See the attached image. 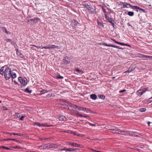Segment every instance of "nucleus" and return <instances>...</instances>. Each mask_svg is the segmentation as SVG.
<instances>
[{
  "instance_id": "nucleus-1",
  "label": "nucleus",
  "mask_w": 152,
  "mask_h": 152,
  "mask_svg": "<svg viewBox=\"0 0 152 152\" xmlns=\"http://www.w3.org/2000/svg\"><path fill=\"white\" fill-rule=\"evenodd\" d=\"M67 109L69 110H75L77 111L78 110H80L86 112V113H92V111L89 109L86 108L84 107H79L73 104H71V105L68 106Z\"/></svg>"
},
{
  "instance_id": "nucleus-2",
  "label": "nucleus",
  "mask_w": 152,
  "mask_h": 152,
  "mask_svg": "<svg viewBox=\"0 0 152 152\" xmlns=\"http://www.w3.org/2000/svg\"><path fill=\"white\" fill-rule=\"evenodd\" d=\"M11 70L10 67L6 68L4 71V77L6 80H9L11 77Z\"/></svg>"
},
{
  "instance_id": "nucleus-3",
  "label": "nucleus",
  "mask_w": 152,
  "mask_h": 152,
  "mask_svg": "<svg viewBox=\"0 0 152 152\" xmlns=\"http://www.w3.org/2000/svg\"><path fill=\"white\" fill-rule=\"evenodd\" d=\"M18 80L20 81V83L24 86H26L27 84V80L25 77L22 78L21 77H20L18 78Z\"/></svg>"
},
{
  "instance_id": "nucleus-4",
  "label": "nucleus",
  "mask_w": 152,
  "mask_h": 152,
  "mask_svg": "<svg viewBox=\"0 0 152 152\" xmlns=\"http://www.w3.org/2000/svg\"><path fill=\"white\" fill-rule=\"evenodd\" d=\"M102 45H103L106 46L113 47L114 48H118V49H121V50L123 49V48H120L119 46H116V45H108L107 44V43H106L105 42H104V43H103L102 44Z\"/></svg>"
},
{
  "instance_id": "nucleus-5",
  "label": "nucleus",
  "mask_w": 152,
  "mask_h": 152,
  "mask_svg": "<svg viewBox=\"0 0 152 152\" xmlns=\"http://www.w3.org/2000/svg\"><path fill=\"white\" fill-rule=\"evenodd\" d=\"M88 10V12L91 14L94 13L96 12V9L94 6L91 7V8H89Z\"/></svg>"
},
{
  "instance_id": "nucleus-6",
  "label": "nucleus",
  "mask_w": 152,
  "mask_h": 152,
  "mask_svg": "<svg viewBox=\"0 0 152 152\" xmlns=\"http://www.w3.org/2000/svg\"><path fill=\"white\" fill-rule=\"evenodd\" d=\"M67 143H69V145H72L74 147H79L82 148L81 145L80 144H78L77 143H75L74 142H68Z\"/></svg>"
},
{
  "instance_id": "nucleus-7",
  "label": "nucleus",
  "mask_w": 152,
  "mask_h": 152,
  "mask_svg": "<svg viewBox=\"0 0 152 152\" xmlns=\"http://www.w3.org/2000/svg\"><path fill=\"white\" fill-rule=\"evenodd\" d=\"M129 135L131 136L134 137H139L140 134L137 132H130Z\"/></svg>"
},
{
  "instance_id": "nucleus-8",
  "label": "nucleus",
  "mask_w": 152,
  "mask_h": 152,
  "mask_svg": "<svg viewBox=\"0 0 152 152\" xmlns=\"http://www.w3.org/2000/svg\"><path fill=\"white\" fill-rule=\"evenodd\" d=\"M59 120L60 121H65L67 120L65 116H64L63 115H61L58 118Z\"/></svg>"
},
{
  "instance_id": "nucleus-9",
  "label": "nucleus",
  "mask_w": 152,
  "mask_h": 152,
  "mask_svg": "<svg viewBox=\"0 0 152 152\" xmlns=\"http://www.w3.org/2000/svg\"><path fill=\"white\" fill-rule=\"evenodd\" d=\"M49 49H52V48H57L58 49H60L61 48V47L59 46H57L55 45H49Z\"/></svg>"
},
{
  "instance_id": "nucleus-10",
  "label": "nucleus",
  "mask_w": 152,
  "mask_h": 152,
  "mask_svg": "<svg viewBox=\"0 0 152 152\" xmlns=\"http://www.w3.org/2000/svg\"><path fill=\"white\" fill-rule=\"evenodd\" d=\"M77 117H84L87 118L88 119L89 118V116L88 115H76Z\"/></svg>"
},
{
  "instance_id": "nucleus-11",
  "label": "nucleus",
  "mask_w": 152,
  "mask_h": 152,
  "mask_svg": "<svg viewBox=\"0 0 152 152\" xmlns=\"http://www.w3.org/2000/svg\"><path fill=\"white\" fill-rule=\"evenodd\" d=\"M65 150L66 151H73L76 150L77 149V148H64Z\"/></svg>"
},
{
  "instance_id": "nucleus-12",
  "label": "nucleus",
  "mask_w": 152,
  "mask_h": 152,
  "mask_svg": "<svg viewBox=\"0 0 152 152\" xmlns=\"http://www.w3.org/2000/svg\"><path fill=\"white\" fill-rule=\"evenodd\" d=\"M120 132L121 134L127 135L129 134V131H125L122 130V131H120Z\"/></svg>"
},
{
  "instance_id": "nucleus-13",
  "label": "nucleus",
  "mask_w": 152,
  "mask_h": 152,
  "mask_svg": "<svg viewBox=\"0 0 152 152\" xmlns=\"http://www.w3.org/2000/svg\"><path fill=\"white\" fill-rule=\"evenodd\" d=\"M126 3H124L122 2H121L120 4L121 5H122L123 6V7H121V8H128V7H127Z\"/></svg>"
},
{
  "instance_id": "nucleus-14",
  "label": "nucleus",
  "mask_w": 152,
  "mask_h": 152,
  "mask_svg": "<svg viewBox=\"0 0 152 152\" xmlns=\"http://www.w3.org/2000/svg\"><path fill=\"white\" fill-rule=\"evenodd\" d=\"M64 62L65 64H69L70 63V61L68 59L67 56H66L65 57V59L64 60Z\"/></svg>"
},
{
  "instance_id": "nucleus-15",
  "label": "nucleus",
  "mask_w": 152,
  "mask_h": 152,
  "mask_svg": "<svg viewBox=\"0 0 152 152\" xmlns=\"http://www.w3.org/2000/svg\"><path fill=\"white\" fill-rule=\"evenodd\" d=\"M90 98L94 100H95L97 98V96L96 94H93L90 95Z\"/></svg>"
},
{
  "instance_id": "nucleus-16",
  "label": "nucleus",
  "mask_w": 152,
  "mask_h": 152,
  "mask_svg": "<svg viewBox=\"0 0 152 152\" xmlns=\"http://www.w3.org/2000/svg\"><path fill=\"white\" fill-rule=\"evenodd\" d=\"M7 134H10V135H12L13 134L14 135H17L19 136H20V137H23V134H22L20 133H14L12 134H11V133H7Z\"/></svg>"
},
{
  "instance_id": "nucleus-17",
  "label": "nucleus",
  "mask_w": 152,
  "mask_h": 152,
  "mask_svg": "<svg viewBox=\"0 0 152 152\" xmlns=\"http://www.w3.org/2000/svg\"><path fill=\"white\" fill-rule=\"evenodd\" d=\"M59 106L60 107L63 108L65 109H67L68 106L64 104H59Z\"/></svg>"
},
{
  "instance_id": "nucleus-18",
  "label": "nucleus",
  "mask_w": 152,
  "mask_h": 152,
  "mask_svg": "<svg viewBox=\"0 0 152 152\" xmlns=\"http://www.w3.org/2000/svg\"><path fill=\"white\" fill-rule=\"evenodd\" d=\"M24 91L26 92L31 93L32 92V90H30L29 87H27L25 90Z\"/></svg>"
},
{
  "instance_id": "nucleus-19",
  "label": "nucleus",
  "mask_w": 152,
  "mask_h": 152,
  "mask_svg": "<svg viewBox=\"0 0 152 152\" xmlns=\"http://www.w3.org/2000/svg\"><path fill=\"white\" fill-rule=\"evenodd\" d=\"M106 128L108 130H112V131H114V130H115V128H112L110 126H106Z\"/></svg>"
},
{
  "instance_id": "nucleus-20",
  "label": "nucleus",
  "mask_w": 152,
  "mask_h": 152,
  "mask_svg": "<svg viewBox=\"0 0 152 152\" xmlns=\"http://www.w3.org/2000/svg\"><path fill=\"white\" fill-rule=\"evenodd\" d=\"M64 132H66V133L67 132V133H68L70 134H73L74 135H76V133L75 132H74L71 131V130H68L67 131H65Z\"/></svg>"
},
{
  "instance_id": "nucleus-21",
  "label": "nucleus",
  "mask_w": 152,
  "mask_h": 152,
  "mask_svg": "<svg viewBox=\"0 0 152 152\" xmlns=\"http://www.w3.org/2000/svg\"><path fill=\"white\" fill-rule=\"evenodd\" d=\"M11 77L12 78H15L16 77V74L14 72H12L11 73Z\"/></svg>"
},
{
  "instance_id": "nucleus-22",
  "label": "nucleus",
  "mask_w": 152,
  "mask_h": 152,
  "mask_svg": "<svg viewBox=\"0 0 152 152\" xmlns=\"http://www.w3.org/2000/svg\"><path fill=\"white\" fill-rule=\"evenodd\" d=\"M4 66L1 67L0 69V74L1 75H3L4 74Z\"/></svg>"
},
{
  "instance_id": "nucleus-23",
  "label": "nucleus",
  "mask_w": 152,
  "mask_h": 152,
  "mask_svg": "<svg viewBox=\"0 0 152 152\" xmlns=\"http://www.w3.org/2000/svg\"><path fill=\"white\" fill-rule=\"evenodd\" d=\"M106 19L110 23H112V21H113V20L111 18H109L108 17L106 16Z\"/></svg>"
},
{
  "instance_id": "nucleus-24",
  "label": "nucleus",
  "mask_w": 152,
  "mask_h": 152,
  "mask_svg": "<svg viewBox=\"0 0 152 152\" xmlns=\"http://www.w3.org/2000/svg\"><path fill=\"white\" fill-rule=\"evenodd\" d=\"M134 68L133 69L132 68L130 67L128 70H127L125 72V73H127V72H131L134 70Z\"/></svg>"
},
{
  "instance_id": "nucleus-25",
  "label": "nucleus",
  "mask_w": 152,
  "mask_h": 152,
  "mask_svg": "<svg viewBox=\"0 0 152 152\" xmlns=\"http://www.w3.org/2000/svg\"><path fill=\"white\" fill-rule=\"evenodd\" d=\"M39 20V18H35L33 19H31L28 20V22H29L30 21H33V22H36L35 21H37Z\"/></svg>"
},
{
  "instance_id": "nucleus-26",
  "label": "nucleus",
  "mask_w": 152,
  "mask_h": 152,
  "mask_svg": "<svg viewBox=\"0 0 152 152\" xmlns=\"http://www.w3.org/2000/svg\"><path fill=\"white\" fill-rule=\"evenodd\" d=\"M137 95H138L141 96L143 94V93L142 92L141 89H140L137 91Z\"/></svg>"
},
{
  "instance_id": "nucleus-27",
  "label": "nucleus",
  "mask_w": 152,
  "mask_h": 152,
  "mask_svg": "<svg viewBox=\"0 0 152 152\" xmlns=\"http://www.w3.org/2000/svg\"><path fill=\"white\" fill-rule=\"evenodd\" d=\"M128 15L130 16H133L134 15V12L131 11H129L128 12Z\"/></svg>"
},
{
  "instance_id": "nucleus-28",
  "label": "nucleus",
  "mask_w": 152,
  "mask_h": 152,
  "mask_svg": "<svg viewBox=\"0 0 152 152\" xmlns=\"http://www.w3.org/2000/svg\"><path fill=\"white\" fill-rule=\"evenodd\" d=\"M131 8L133 9H138L139 7L137 6H132Z\"/></svg>"
},
{
  "instance_id": "nucleus-29",
  "label": "nucleus",
  "mask_w": 152,
  "mask_h": 152,
  "mask_svg": "<svg viewBox=\"0 0 152 152\" xmlns=\"http://www.w3.org/2000/svg\"><path fill=\"white\" fill-rule=\"evenodd\" d=\"M34 125H36L39 126H44V125L43 124H40L39 123L35 122L34 123Z\"/></svg>"
},
{
  "instance_id": "nucleus-30",
  "label": "nucleus",
  "mask_w": 152,
  "mask_h": 152,
  "mask_svg": "<svg viewBox=\"0 0 152 152\" xmlns=\"http://www.w3.org/2000/svg\"><path fill=\"white\" fill-rule=\"evenodd\" d=\"M146 110V109L145 108H142L139 109V111L141 112H145Z\"/></svg>"
},
{
  "instance_id": "nucleus-31",
  "label": "nucleus",
  "mask_w": 152,
  "mask_h": 152,
  "mask_svg": "<svg viewBox=\"0 0 152 152\" xmlns=\"http://www.w3.org/2000/svg\"><path fill=\"white\" fill-rule=\"evenodd\" d=\"M99 97V98L102 99H104L105 98V96L103 95H100L99 96H98Z\"/></svg>"
},
{
  "instance_id": "nucleus-32",
  "label": "nucleus",
  "mask_w": 152,
  "mask_h": 152,
  "mask_svg": "<svg viewBox=\"0 0 152 152\" xmlns=\"http://www.w3.org/2000/svg\"><path fill=\"white\" fill-rule=\"evenodd\" d=\"M0 148H4V149H6L7 150H10V148H9L8 147H7L5 146H1L0 147Z\"/></svg>"
},
{
  "instance_id": "nucleus-33",
  "label": "nucleus",
  "mask_w": 152,
  "mask_h": 152,
  "mask_svg": "<svg viewBox=\"0 0 152 152\" xmlns=\"http://www.w3.org/2000/svg\"><path fill=\"white\" fill-rule=\"evenodd\" d=\"M75 71L78 72L80 74L82 73V71L81 70L79 69L78 68H76L75 69Z\"/></svg>"
},
{
  "instance_id": "nucleus-34",
  "label": "nucleus",
  "mask_w": 152,
  "mask_h": 152,
  "mask_svg": "<svg viewBox=\"0 0 152 152\" xmlns=\"http://www.w3.org/2000/svg\"><path fill=\"white\" fill-rule=\"evenodd\" d=\"M48 92H47L45 90H43L40 91L41 94H44Z\"/></svg>"
},
{
  "instance_id": "nucleus-35",
  "label": "nucleus",
  "mask_w": 152,
  "mask_h": 152,
  "mask_svg": "<svg viewBox=\"0 0 152 152\" xmlns=\"http://www.w3.org/2000/svg\"><path fill=\"white\" fill-rule=\"evenodd\" d=\"M52 145H52V147H53V148H58V145L54 143H52Z\"/></svg>"
},
{
  "instance_id": "nucleus-36",
  "label": "nucleus",
  "mask_w": 152,
  "mask_h": 152,
  "mask_svg": "<svg viewBox=\"0 0 152 152\" xmlns=\"http://www.w3.org/2000/svg\"><path fill=\"white\" fill-rule=\"evenodd\" d=\"M115 129L114 131H118L120 133V131H122V130H121L120 129H117V128L116 127H114Z\"/></svg>"
},
{
  "instance_id": "nucleus-37",
  "label": "nucleus",
  "mask_w": 152,
  "mask_h": 152,
  "mask_svg": "<svg viewBox=\"0 0 152 152\" xmlns=\"http://www.w3.org/2000/svg\"><path fill=\"white\" fill-rule=\"evenodd\" d=\"M48 144H45V145H43V149H46L48 148Z\"/></svg>"
},
{
  "instance_id": "nucleus-38",
  "label": "nucleus",
  "mask_w": 152,
  "mask_h": 152,
  "mask_svg": "<svg viewBox=\"0 0 152 152\" xmlns=\"http://www.w3.org/2000/svg\"><path fill=\"white\" fill-rule=\"evenodd\" d=\"M98 24L100 26L102 27H103L104 26V25L102 22H98Z\"/></svg>"
},
{
  "instance_id": "nucleus-39",
  "label": "nucleus",
  "mask_w": 152,
  "mask_h": 152,
  "mask_svg": "<svg viewBox=\"0 0 152 152\" xmlns=\"http://www.w3.org/2000/svg\"><path fill=\"white\" fill-rule=\"evenodd\" d=\"M87 4V2L86 1H84L82 2V4L83 5L85 6L86 4Z\"/></svg>"
},
{
  "instance_id": "nucleus-40",
  "label": "nucleus",
  "mask_w": 152,
  "mask_h": 152,
  "mask_svg": "<svg viewBox=\"0 0 152 152\" xmlns=\"http://www.w3.org/2000/svg\"><path fill=\"white\" fill-rule=\"evenodd\" d=\"M48 148H53V147H52V143H51V144H48Z\"/></svg>"
},
{
  "instance_id": "nucleus-41",
  "label": "nucleus",
  "mask_w": 152,
  "mask_h": 152,
  "mask_svg": "<svg viewBox=\"0 0 152 152\" xmlns=\"http://www.w3.org/2000/svg\"><path fill=\"white\" fill-rule=\"evenodd\" d=\"M85 7L87 8V9L88 10L89 8H91V6L89 5L88 4H86V5L85 6Z\"/></svg>"
},
{
  "instance_id": "nucleus-42",
  "label": "nucleus",
  "mask_w": 152,
  "mask_h": 152,
  "mask_svg": "<svg viewBox=\"0 0 152 152\" xmlns=\"http://www.w3.org/2000/svg\"><path fill=\"white\" fill-rule=\"evenodd\" d=\"M64 78L61 75H58L57 77V78L58 79H62Z\"/></svg>"
},
{
  "instance_id": "nucleus-43",
  "label": "nucleus",
  "mask_w": 152,
  "mask_h": 152,
  "mask_svg": "<svg viewBox=\"0 0 152 152\" xmlns=\"http://www.w3.org/2000/svg\"><path fill=\"white\" fill-rule=\"evenodd\" d=\"M139 8L140 9H138V10H140L142 11L143 12L145 13L146 12V11L144 9H142L140 7H139Z\"/></svg>"
},
{
  "instance_id": "nucleus-44",
  "label": "nucleus",
  "mask_w": 152,
  "mask_h": 152,
  "mask_svg": "<svg viewBox=\"0 0 152 152\" xmlns=\"http://www.w3.org/2000/svg\"><path fill=\"white\" fill-rule=\"evenodd\" d=\"M43 48H45V49H49V45L47 46L42 47V49H43Z\"/></svg>"
},
{
  "instance_id": "nucleus-45",
  "label": "nucleus",
  "mask_w": 152,
  "mask_h": 152,
  "mask_svg": "<svg viewBox=\"0 0 152 152\" xmlns=\"http://www.w3.org/2000/svg\"><path fill=\"white\" fill-rule=\"evenodd\" d=\"M147 89L146 88H144L143 90H141L142 92L143 93V94L145 92V91L147 90Z\"/></svg>"
},
{
  "instance_id": "nucleus-46",
  "label": "nucleus",
  "mask_w": 152,
  "mask_h": 152,
  "mask_svg": "<svg viewBox=\"0 0 152 152\" xmlns=\"http://www.w3.org/2000/svg\"><path fill=\"white\" fill-rule=\"evenodd\" d=\"M2 110H7L8 109L7 107L4 106L2 108Z\"/></svg>"
},
{
  "instance_id": "nucleus-47",
  "label": "nucleus",
  "mask_w": 152,
  "mask_h": 152,
  "mask_svg": "<svg viewBox=\"0 0 152 152\" xmlns=\"http://www.w3.org/2000/svg\"><path fill=\"white\" fill-rule=\"evenodd\" d=\"M25 117V116H22L19 119L20 120L22 121L24 119V118Z\"/></svg>"
},
{
  "instance_id": "nucleus-48",
  "label": "nucleus",
  "mask_w": 152,
  "mask_h": 152,
  "mask_svg": "<svg viewBox=\"0 0 152 152\" xmlns=\"http://www.w3.org/2000/svg\"><path fill=\"white\" fill-rule=\"evenodd\" d=\"M88 124L90 126H95L96 125V124H91V123H89Z\"/></svg>"
},
{
  "instance_id": "nucleus-49",
  "label": "nucleus",
  "mask_w": 152,
  "mask_h": 152,
  "mask_svg": "<svg viewBox=\"0 0 152 152\" xmlns=\"http://www.w3.org/2000/svg\"><path fill=\"white\" fill-rule=\"evenodd\" d=\"M118 44L121 45H124V46H125V45H126V44H125L123 43H121V42H119V43H118Z\"/></svg>"
},
{
  "instance_id": "nucleus-50",
  "label": "nucleus",
  "mask_w": 152,
  "mask_h": 152,
  "mask_svg": "<svg viewBox=\"0 0 152 152\" xmlns=\"http://www.w3.org/2000/svg\"><path fill=\"white\" fill-rule=\"evenodd\" d=\"M76 135H77L78 136L81 137H83L84 136L83 135V134H76Z\"/></svg>"
},
{
  "instance_id": "nucleus-51",
  "label": "nucleus",
  "mask_w": 152,
  "mask_h": 152,
  "mask_svg": "<svg viewBox=\"0 0 152 152\" xmlns=\"http://www.w3.org/2000/svg\"><path fill=\"white\" fill-rule=\"evenodd\" d=\"M13 148H17V149H19V148H21L20 147L18 146L14 147H13Z\"/></svg>"
},
{
  "instance_id": "nucleus-52",
  "label": "nucleus",
  "mask_w": 152,
  "mask_h": 152,
  "mask_svg": "<svg viewBox=\"0 0 152 152\" xmlns=\"http://www.w3.org/2000/svg\"><path fill=\"white\" fill-rule=\"evenodd\" d=\"M3 30H4V29L5 31V32L6 33H7L8 34V32L7 31L6 29V28L5 27H3Z\"/></svg>"
},
{
  "instance_id": "nucleus-53",
  "label": "nucleus",
  "mask_w": 152,
  "mask_h": 152,
  "mask_svg": "<svg viewBox=\"0 0 152 152\" xmlns=\"http://www.w3.org/2000/svg\"><path fill=\"white\" fill-rule=\"evenodd\" d=\"M7 41L9 42H11V43L12 44L13 42L12 41V40L11 39H7Z\"/></svg>"
},
{
  "instance_id": "nucleus-54",
  "label": "nucleus",
  "mask_w": 152,
  "mask_h": 152,
  "mask_svg": "<svg viewBox=\"0 0 152 152\" xmlns=\"http://www.w3.org/2000/svg\"><path fill=\"white\" fill-rule=\"evenodd\" d=\"M112 40H113V41H114L115 43L118 44V43H119V42H118L117 41H116L115 39H111Z\"/></svg>"
},
{
  "instance_id": "nucleus-55",
  "label": "nucleus",
  "mask_w": 152,
  "mask_h": 152,
  "mask_svg": "<svg viewBox=\"0 0 152 152\" xmlns=\"http://www.w3.org/2000/svg\"><path fill=\"white\" fill-rule=\"evenodd\" d=\"M74 22L75 23V25H77L78 23V22L76 20H74Z\"/></svg>"
},
{
  "instance_id": "nucleus-56",
  "label": "nucleus",
  "mask_w": 152,
  "mask_h": 152,
  "mask_svg": "<svg viewBox=\"0 0 152 152\" xmlns=\"http://www.w3.org/2000/svg\"><path fill=\"white\" fill-rule=\"evenodd\" d=\"M48 139V138H40V140H41V141H42V140H47Z\"/></svg>"
},
{
  "instance_id": "nucleus-57",
  "label": "nucleus",
  "mask_w": 152,
  "mask_h": 152,
  "mask_svg": "<svg viewBox=\"0 0 152 152\" xmlns=\"http://www.w3.org/2000/svg\"><path fill=\"white\" fill-rule=\"evenodd\" d=\"M47 125V124H45V125H44V126H45L46 127H50V126H52V125Z\"/></svg>"
},
{
  "instance_id": "nucleus-58",
  "label": "nucleus",
  "mask_w": 152,
  "mask_h": 152,
  "mask_svg": "<svg viewBox=\"0 0 152 152\" xmlns=\"http://www.w3.org/2000/svg\"><path fill=\"white\" fill-rule=\"evenodd\" d=\"M65 149H64V148L62 149H58V151H64Z\"/></svg>"
},
{
  "instance_id": "nucleus-59",
  "label": "nucleus",
  "mask_w": 152,
  "mask_h": 152,
  "mask_svg": "<svg viewBox=\"0 0 152 152\" xmlns=\"http://www.w3.org/2000/svg\"><path fill=\"white\" fill-rule=\"evenodd\" d=\"M11 140V139H10V138H7V139H4V141H7V140Z\"/></svg>"
},
{
  "instance_id": "nucleus-60",
  "label": "nucleus",
  "mask_w": 152,
  "mask_h": 152,
  "mask_svg": "<svg viewBox=\"0 0 152 152\" xmlns=\"http://www.w3.org/2000/svg\"><path fill=\"white\" fill-rule=\"evenodd\" d=\"M115 133L116 134H121V132L119 133L118 131H116L115 132Z\"/></svg>"
},
{
  "instance_id": "nucleus-61",
  "label": "nucleus",
  "mask_w": 152,
  "mask_h": 152,
  "mask_svg": "<svg viewBox=\"0 0 152 152\" xmlns=\"http://www.w3.org/2000/svg\"><path fill=\"white\" fill-rule=\"evenodd\" d=\"M126 4H127V5H129L130 6V7H132V5L130 4L129 3H126Z\"/></svg>"
},
{
  "instance_id": "nucleus-62",
  "label": "nucleus",
  "mask_w": 152,
  "mask_h": 152,
  "mask_svg": "<svg viewBox=\"0 0 152 152\" xmlns=\"http://www.w3.org/2000/svg\"><path fill=\"white\" fill-rule=\"evenodd\" d=\"M126 90L125 89H124V90H122L120 91V93H122V92H125V91H126Z\"/></svg>"
},
{
  "instance_id": "nucleus-63",
  "label": "nucleus",
  "mask_w": 152,
  "mask_h": 152,
  "mask_svg": "<svg viewBox=\"0 0 152 152\" xmlns=\"http://www.w3.org/2000/svg\"><path fill=\"white\" fill-rule=\"evenodd\" d=\"M149 102H151L152 101V97L150 98H149Z\"/></svg>"
},
{
  "instance_id": "nucleus-64",
  "label": "nucleus",
  "mask_w": 152,
  "mask_h": 152,
  "mask_svg": "<svg viewBox=\"0 0 152 152\" xmlns=\"http://www.w3.org/2000/svg\"><path fill=\"white\" fill-rule=\"evenodd\" d=\"M19 55L20 57H21V58H23V55L22 54L20 53L19 54Z\"/></svg>"
}]
</instances>
